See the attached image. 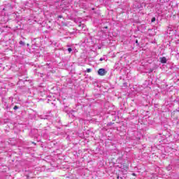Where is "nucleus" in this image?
Returning <instances> with one entry per match:
<instances>
[{
	"mask_svg": "<svg viewBox=\"0 0 179 179\" xmlns=\"http://www.w3.org/2000/svg\"><path fill=\"white\" fill-rule=\"evenodd\" d=\"M106 73H107V71L104 69H99L98 71V75H99L100 76H104Z\"/></svg>",
	"mask_w": 179,
	"mask_h": 179,
	"instance_id": "f257e3e1",
	"label": "nucleus"
},
{
	"mask_svg": "<svg viewBox=\"0 0 179 179\" xmlns=\"http://www.w3.org/2000/svg\"><path fill=\"white\" fill-rule=\"evenodd\" d=\"M160 62H161L162 64H166V62H167V59H166V57H162V58L160 59Z\"/></svg>",
	"mask_w": 179,
	"mask_h": 179,
	"instance_id": "f03ea898",
	"label": "nucleus"
},
{
	"mask_svg": "<svg viewBox=\"0 0 179 179\" xmlns=\"http://www.w3.org/2000/svg\"><path fill=\"white\" fill-rule=\"evenodd\" d=\"M87 72L89 73H90V72H92V69H87Z\"/></svg>",
	"mask_w": 179,
	"mask_h": 179,
	"instance_id": "7ed1b4c3",
	"label": "nucleus"
},
{
	"mask_svg": "<svg viewBox=\"0 0 179 179\" xmlns=\"http://www.w3.org/2000/svg\"><path fill=\"white\" fill-rule=\"evenodd\" d=\"M156 21V18L155 17H152V20H151V22H155Z\"/></svg>",
	"mask_w": 179,
	"mask_h": 179,
	"instance_id": "20e7f679",
	"label": "nucleus"
},
{
	"mask_svg": "<svg viewBox=\"0 0 179 179\" xmlns=\"http://www.w3.org/2000/svg\"><path fill=\"white\" fill-rule=\"evenodd\" d=\"M20 44L21 45H24V42H23V41H21L20 42Z\"/></svg>",
	"mask_w": 179,
	"mask_h": 179,
	"instance_id": "39448f33",
	"label": "nucleus"
},
{
	"mask_svg": "<svg viewBox=\"0 0 179 179\" xmlns=\"http://www.w3.org/2000/svg\"><path fill=\"white\" fill-rule=\"evenodd\" d=\"M68 51H69V52H72V48H68Z\"/></svg>",
	"mask_w": 179,
	"mask_h": 179,
	"instance_id": "423d86ee",
	"label": "nucleus"
},
{
	"mask_svg": "<svg viewBox=\"0 0 179 179\" xmlns=\"http://www.w3.org/2000/svg\"><path fill=\"white\" fill-rule=\"evenodd\" d=\"M17 108H19V107H17V106H14V110H17Z\"/></svg>",
	"mask_w": 179,
	"mask_h": 179,
	"instance_id": "0eeeda50",
	"label": "nucleus"
},
{
	"mask_svg": "<svg viewBox=\"0 0 179 179\" xmlns=\"http://www.w3.org/2000/svg\"><path fill=\"white\" fill-rule=\"evenodd\" d=\"M99 61H103V58H101V59H99Z\"/></svg>",
	"mask_w": 179,
	"mask_h": 179,
	"instance_id": "6e6552de",
	"label": "nucleus"
},
{
	"mask_svg": "<svg viewBox=\"0 0 179 179\" xmlns=\"http://www.w3.org/2000/svg\"><path fill=\"white\" fill-rule=\"evenodd\" d=\"M136 43H138V41H136Z\"/></svg>",
	"mask_w": 179,
	"mask_h": 179,
	"instance_id": "1a4fd4ad",
	"label": "nucleus"
},
{
	"mask_svg": "<svg viewBox=\"0 0 179 179\" xmlns=\"http://www.w3.org/2000/svg\"><path fill=\"white\" fill-rule=\"evenodd\" d=\"M92 10H94V8H92Z\"/></svg>",
	"mask_w": 179,
	"mask_h": 179,
	"instance_id": "9d476101",
	"label": "nucleus"
},
{
	"mask_svg": "<svg viewBox=\"0 0 179 179\" xmlns=\"http://www.w3.org/2000/svg\"><path fill=\"white\" fill-rule=\"evenodd\" d=\"M133 176H135V173H133Z\"/></svg>",
	"mask_w": 179,
	"mask_h": 179,
	"instance_id": "9b49d317",
	"label": "nucleus"
},
{
	"mask_svg": "<svg viewBox=\"0 0 179 179\" xmlns=\"http://www.w3.org/2000/svg\"><path fill=\"white\" fill-rule=\"evenodd\" d=\"M105 29H107V27H105Z\"/></svg>",
	"mask_w": 179,
	"mask_h": 179,
	"instance_id": "f8f14e48",
	"label": "nucleus"
}]
</instances>
